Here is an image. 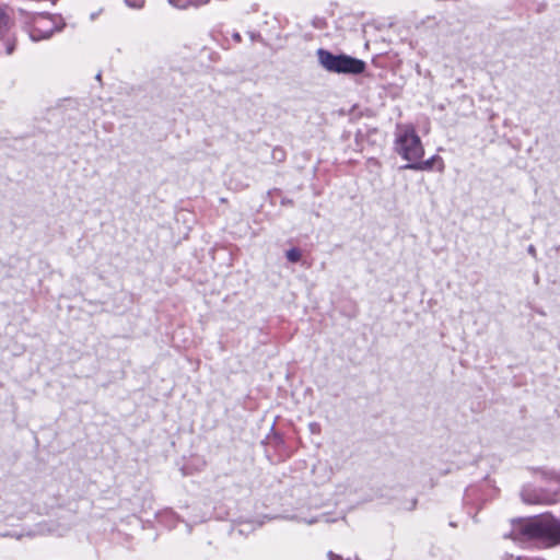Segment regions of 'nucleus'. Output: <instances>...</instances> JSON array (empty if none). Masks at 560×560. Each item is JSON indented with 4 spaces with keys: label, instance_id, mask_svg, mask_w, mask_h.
Here are the masks:
<instances>
[{
    "label": "nucleus",
    "instance_id": "f257e3e1",
    "mask_svg": "<svg viewBox=\"0 0 560 560\" xmlns=\"http://www.w3.org/2000/svg\"><path fill=\"white\" fill-rule=\"evenodd\" d=\"M533 475L537 481L547 486V489L527 485L521 495L525 503L551 504L556 502L557 490L560 489V470L535 468Z\"/></svg>",
    "mask_w": 560,
    "mask_h": 560
},
{
    "label": "nucleus",
    "instance_id": "f03ea898",
    "mask_svg": "<svg viewBox=\"0 0 560 560\" xmlns=\"http://www.w3.org/2000/svg\"><path fill=\"white\" fill-rule=\"evenodd\" d=\"M394 151L407 164L421 160L424 155V148L415 127L411 124H398L394 133Z\"/></svg>",
    "mask_w": 560,
    "mask_h": 560
},
{
    "label": "nucleus",
    "instance_id": "7ed1b4c3",
    "mask_svg": "<svg viewBox=\"0 0 560 560\" xmlns=\"http://www.w3.org/2000/svg\"><path fill=\"white\" fill-rule=\"evenodd\" d=\"M317 57L319 65L328 72L339 74H360L364 72L366 63L349 55H334L326 49H318Z\"/></svg>",
    "mask_w": 560,
    "mask_h": 560
},
{
    "label": "nucleus",
    "instance_id": "20e7f679",
    "mask_svg": "<svg viewBox=\"0 0 560 560\" xmlns=\"http://www.w3.org/2000/svg\"><path fill=\"white\" fill-rule=\"evenodd\" d=\"M521 532L529 539H537L547 546L560 542V523L549 516L527 521Z\"/></svg>",
    "mask_w": 560,
    "mask_h": 560
},
{
    "label": "nucleus",
    "instance_id": "39448f33",
    "mask_svg": "<svg viewBox=\"0 0 560 560\" xmlns=\"http://www.w3.org/2000/svg\"><path fill=\"white\" fill-rule=\"evenodd\" d=\"M63 25L62 18L59 15L38 13L33 18L28 31L30 37L34 42L49 38L55 32L60 31Z\"/></svg>",
    "mask_w": 560,
    "mask_h": 560
},
{
    "label": "nucleus",
    "instance_id": "423d86ee",
    "mask_svg": "<svg viewBox=\"0 0 560 560\" xmlns=\"http://www.w3.org/2000/svg\"><path fill=\"white\" fill-rule=\"evenodd\" d=\"M438 164V171L443 172L444 171V162L441 156L433 155L428 160L422 161L416 160L411 164H406L402 166V168L406 170H415V171H430L433 168V166Z\"/></svg>",
    "mask_w": 560,
    "mask_h": 560
},
{
    "label": "nucleus",
    "instance_id": "0eeeda50",
    "mask_svg": "<svg viewBox=\"0 0 560 560\" xmlns=\"http://www.w3.org/2000/svg\"><path fill=\"white\" fill-rule=\"evenodd\" d=\"M210 0H168V3L177 9H187L189 7H199L207 4Z\"/></svg>",
    "mask_w": 560,
    "mask_h": 560
},
{
    "label": "nucleus",
    "instance_id": "6e6552de",
    "mask_svg": "<svg viewBox=\"0 0 560 560\" xmlns=\"http://www.w3.org/2000/svg\"><path fill=\"white\" fill-rule=\"evenodd\" d=\"M285 256L289 261L298 262L301 259L302 254L299 248H290L289 250H287Z\"/></svg>",
    "mask_w": 560,
    "mask_h": 560
},
{
    "label": "nucleus",
    "instance_id": "1a4fd4ad",
    "mask_svg": "<svg viewBox=\"0 0 560 560\" xmlns=\"http://www.w3.org/2000/svg\"><path fill=\"white\" fill-rule=\"evenodd\" d=\"M161 523H168L175 520V514L171 510H165L159 514Z\"/></svg>",
    "mask_w": 560,
    "mask_h": 560
},
{
    "label": "nucleus",
    "instance_id": "9d476101",
    "mask_svg": "<svg viewBox=\"0 0 560 560\" xmlns=\"http://www.w3.org/2000/svg\"><path fill=\"white\" fill-rule=\"evenodd\" d=\"M8 22H9L8 16L4 14L2 9H0V36H2L4 34V32L7 31Z\"/></svg>",
    "mask_w": 560,
    "mask_h": 560
},
{
    "label": "nucleus",
    "instance_id": "9b49d317",
    "mask_svg": "<svg viewBox=\"0 0 560 560\" xmlns=\"http://www.w3.org/2000/svg\"><path fill=\"white\" fill-rule=\"evenodd\" d=\"M125 3L133 9L142 8L144 0H125Z\"/></svg>",
    "mask_w": 560,
    "mask_h": 560
},
{
    "label": "nucleus",
    "instance_id": "f8f14e48",
    "mask_svg": "<svg viewBox=\"0 0 560 560\" xmlns=\"http://www.w3.org/2000/svg\"><path fill=\"white\" fill-rule=\"evenodd\" d=\"M323 520V517H312V518H306V517H299L298 521L299 522H303L305 524H308V525H312V524H315V523H318Z\"/></svg>",
    "mask_w": 560,
    "mask_h": 560
},
{
    "label": "nucleus",
    "instance_id": "ddd939ff",
    "mask_svg": "<svg viewBox=\"0 0 560 560\" xmlns=\"http://www.w3.org/2000/svg\"><path fill=\"white\" fill-rule=\"evenodd\" d=\"M310 429L312 432H316V430L318 429V424L315 422H312V423H310Z\"/></svg>",
    "mask_w": 560,
    "mask_h": 560
},
{
    "label": "nucleus",
    "instance_id": "4468645a",
    "mask_svg": "<svg viewBox=\"0 0 560 560\" xmlns=\"http://www.w3.org/2000/svg\"><path fill=\"white\" fill-rule=\"evenodd\" d=\"M528 253H529L530 255H533V256H535V255H536V249H535V247H534L533 245H529V246H528Z\"/></svg>",
    "mask_w": 560,
    "mask_h": 560
},
{
    "label": "nucleus",
    "instance_id": "2eb2a0df",
    "mask_svg": "<svg viewBox=\"0 0 560 560\" xmlns=\"http://www.w3.org/2000/svg\"><path fill=\"white\" fill-rule=\"evenodd\" d=\"M328 557H329V560H338L339 559V557L336 556L335 553H332L331 551L328 552Z\"/></svg>",
    "mask_w": 560,
    "mask_h": 560
},
{
    "label": "nucleus",
    "instance_id": "dca6fc26",
    "mask_svg": "<svg viewBox=\"0 0 560 560\" xmlns=\"http://www.w3.org/2000/svg\"><path fill=\"white\" fill-rule=\"evenodd\" d=\"M233 39L236 40V42H240L241 40V35L238 33H234L232 35Z\"/></svg>",
    "mask_w": 560,
    "mask_h": 560
},
{
    "label": "nucleus",
    "instance_id": "f3484780",
    "mask_svg": "<svg viewBox=\"0 0 560 560\" xmlns=\"http://www.w3.org/2000/svg\"><path fill=\"white\" fill-rule=\"evenodd\" d=\"M7 50H8V54H11V52H12V50H13V47H12V46H9V47L7 48Z\"/></svg>",
    "mask_w": 560,
    "mask_h": 560
}]
</instances>
